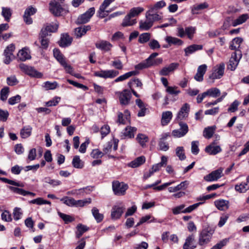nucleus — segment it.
I'll return each instance as SVG.
<instances>
[{
  "mask_svg": "<svg viewBox=\"0 0 249 249\" xmlns=\"http://www.w3.org/2000/svg\"><path fill=\"white\" fill-rule=\"evenodd\" d=\"M158 55L159 53H152L144 61H143L139 64L135 65V69L141 70L148 68L154 65H157L161 63L162 62V59L161 58H158L156 59H155V58Z\"/></svg>",
  "mask_w": 249,
  "mask_h": 249,
  "instance_id": "1",
  "label": "nucleus"
},
{
  "mask_svg": "<svg viewBox=\"0 0 249 249\" xmlns=\"http://www.w3.org/2000/svg\"><path fill=\"white\" fill-rule=\"evenodd\" d=\"M119 74V72L118 71L115 70H101L100 71H95L94 75L104 78H114L116 77Z\"/></svg>",
  "mask_w": 249,
  "mask_h": 249,
  "instance_id": "2",
  "label": "nucleus"
},
{
  "mask_svg": "<svg viewBox=\"0 0 249 249\" xmlns=\"http://www.w3.org/2000/svg\"><path fill=\"white\" fill-rule=\"evenodd\" d=\"M127 189L128 185L124 182H120L117 180L112 182V190L116 195H124Z\"/></svg>",
  "mask_w": 249,
  "mask_h": 249,
  "instance_id": "3",
  "label": "nucleus"
},
{
  "mask_svg": "<svg viewBox=\"0 0 249 249\" xmlns=\"http://www.w3.org/2000/svg\"><path fill=\"white\" fill-rule=\"evenodd\" d=\"M94 13V8H90L85 13L81 15L78 17L76 21V23L77 24H83L87 23Z\"/></svg>",
  "mask_w": 249,
  "mask_h": 249,
  "instance_id": "4",
  "label": "nucleus"
},
{
  "mask_svg": "<svg viewBox=\"0 0 249 249\" xmlns=\"http://www.w3.org/2000/svg\"><path fill=\"white\" fill-rule=\"evenodd\" d=\"M19 68L21 71L26 74L36 78H41L42 74L36 71L33 67L21 64L19 65Z\"/></svg>",
  "mask_w": 249,
  "mask_h": 249,
  "instance_id": "5",
  "label": "nucleus"
},
{
  "mask_svg": "<svg viewBox=\"0 0 249 249\" xmlns=\"http://www.w3.org/2000/svg\"><path fill=\"white\" fill-rule=\"evenodd\" d=\"M120 103L122 106H126L130 103L131 98V93L128 89H124L121 92H118Z\"/></svg>",
  "mask_w": 249,
  "mask_h": 249,
  "instance_id": "6",
  "label": "nucleus"
},
{
  "mask_svg": "<svg viewBox=\"0 0 249 249\" xmlns=\"http://www.w3.org/2000/svg\"><path fill=\"white\" fill-rule=\"evenodd\" d=\"M224 70L225 65L224 63H220L215 66L213 69L212 73L210 75L209 78L213 80L220 79L224 74Z\"/></svg>",
  "mask_w": 249,
  "mask_h": 249,
  "instance_id": "7",
  "label": "nucleus"
},
{
  "mask_svg": "<svg viewBox=\"0 0 249 249\" xmlns=\"http://www.w3.org/2000/svg\"><path fill=\"white\" fill-rule=\"evenodd\" d=\"M212 233L207 230H203L199 234L198 244L204 246L208 244L211 240Z\"/></svg>",
  "mask_w": 249,
  "mask_h": 249,
  "instance_id": "8",
  "label": "nucleus"
},
{
  "mask_svg": "<svg viewBox=\"0 0 249 249\" xmlns=\"http://www.w3.org/2000/svg\"><path fill=\"white\" fill-rule=\"evenodd\" d=\"M15 47L13 44L8 45L5 49L4 52L3 62L6 64H8L11 60L14 58L13 52L15 51Z\"/></svg>",
  "mask_w": 249,
  "mask_h": 249,
  "instance_id": "9",
  "label": "nucleus"
},
{
  "mask_svg": "<svg viewBox=\"0 0 249 249\" xmlns=\"http://www.w3.org/2000/svg\"><path fill=\"white\" fill-rule=\"evenodd\" d=\"M222 175L223 169L220 168L204 176V179L209 182L216 181L221 178Z\"/></svg>",
  "mask_w": 249,
  "mask_h": 249,
  "instance_id": "10",
  "label": "nucleus"
},
{
  "mask_svg": "<svg viewBox=\"0 0 249 249\" xmlns=\"http://www.w3.org/2000/svg\"><path fill=\"white\" fill-rule=\"evenodd\" d=\"M162 13L155 11L149 8V10L145 14L146 18H150V21L154 23V22L160 20L162 18Z\"/></svg>",
  "mask_w": 249,
  "mask_h": 249,
  "instance_id": "11",
  "label": "nucleus"
},
{
  "mask_svg": "<svg viewBox=\"0 0 249 249\" xmlns=\"http://www.w3.org/2000/svg\"><path fill=\"white\" fill-rule=\"evenodd\" d=\"M237 53L234 52L231 55V57L229 60V64L228 65V69L231 71H234L238 64L239 60L241 58L240 52H238L239 57L237 56Z\"/></svg>",
  "mask_w": 249,
  "mask_h": 249,
  "instance_id": "12",
  "label": "nucleus"
},
{
  "mask_svg": "<svg viewBox=\"0 0 249 249\" xmlns=\"http://www.w3.org/2000/svg\"><path fill=\"white\" fill-rule=\"evenodd\" d=\"M95 45L97 49L105 52L111 51L113 47V45L109 42L105 40H100L97 41Z\"/></svg>",
  "mask_w": 249,
  "mask_h": 249,
  "instance_id": "13",
  "label": "nucleus"
},
{
  "mask_svg": "<svg viewBox=\"0 0 249 249\" xmlns=\"http://www.w3.org/2000/svg\"><path fill=\"white\" fill-rule=\"evenodd\" d=\"M125 210L124 206L115 205L111 210V217L112 219H118L120 218Z\"/></svg>",
  "mask_w": 249,
  "mask_h": 249,
  "instance_id": "14",
  "label": "nucleus"
},
{
  "mask_svg": "<svg viewBox=\"0 0 249 249\" xmlns=\"http://www.w3.org/2000/svg\"><path fill=\"white\" fill-rule=\"evenodd\" d=\"M207 66L206 64L199 66L197 70V72L194 76L195 79L198 82L203 80V76L207 70Z\"/></svg>",
  "mask_w": 249,
  "mask_h": 249,
  "instance_id": "15",
  "label": "nucleus"
},
{
  "mask_svg": "<svg viewBox=\"0 0 249 249\" xmlns=\"http://www.w3.org/2000/svg\"><path fill=\"white\" fill-rule=\"evenodd\" d=\"M112 147H113V149L114 151H116L117 149L118 143L115 141H109L105 144L102 152L104 155L110 153L112 150Z\"/></svg>",
  "mask_w": 249,
  "mask_h": 249,
  "instance_id": "16",
  "label": "nucleus"
},
{
  "mask_svg": "<svg viewBox=\"0 0 249 249\" xmlns=\"http://www.w3.org/2000/svg\"><path fill=\"white\" fill-rule=\"evenodd\" d=\"M72 41V38L68 34H64L61 35L59 41V45L62 47H66L70 46Z\"/></svg>",
  "mask_w": 249,
  "mask_h": 249,
  "instance_id": "17",
  "label": "nucleus"
},
{
  "mask_svg": "<svg viewBox=\"0 0 249 249\" xmlns=\"http://www.w3.org/2000/svg\"><path fill=\"white\" fill-rule=\"evenodd\" d=\"M50 10L55 16H59L62 11V8L58 2L52 1L50 3Z\"/></svg>",
  "mask_w": 249,
  "mask_h": 249,
  "instance_id": "18",
  "label": "nucleus"
},
{
  "mask_svg": "<svg viewBox=\"0 0 249 249\" xmlns=\"http://www.w3.org/2000/svg\"><path fill=\"white\" fill-rule=\"evenodd\" d=\"M179 66V64L177 63H172L170 65L166 67L163 68L160 71L159 73L160 75L166 76L175 69H176Z\"/></svg>",
  "mask_w": 249,
  "mask_h": 249,
  "instance_id": "19",
  "label": "nucleus"
},
{
  "mask_svg": "<svg viewBox=\"0 0 249 249\" xmlns=\"http://www.w3.org/2000/svg\"><path fill=\"white\" fill-rule=\"evenodd\" d=\"M215 207L220 211H226L229 207V202L224 199H218L214 201Z\"/></svg>",
  "mask_w": 249,
  "mask_h": 249,
  "instance_id": "20",
  "label": "nucleus"
},
{
  "mask_svg": "<svg viewBox=\"0 0 249 249\" xmlns=\"http://www.w3.org/2000/svg\"><path fill=\"white\" fill-rule=\"evenodd\" d=\"M91 27L89 25L81 26L74 30V35L77 38H80L85 35L87 32L90 30Z\"/></svg>",
  "mask_w": 249,
  "mask_h": 249,
  "instance_id": "21",
  "label": "nucleus"
},
{
  "mask_svg": "<svg viewBox=\"0 0 249 249\" xmlns=\"http://www.w3.org/2000/svg\"><path fill=\"white\" fill-rule=\"evenodd\" d=\"M8 188L12 192L19 195H22L23 196H26L27 195H30L32 197H34L36 196V194L34 193L30 192L29 191H25L22 189L18 188L16 187L13 186H8Z\"/></svg>",
  "mask_w": 249,
  "mask_h": 249,
  "instance_id": "22",
  "label": "nucleus"
},
{
  "mask_svg": "<svg viewBox=\"0 0 249 249\" xmlns=\"http://www.w3.org/2000/svg\"><path fill=\"white\" fill-rule=\"evenodd\" d=\"M205 151L209 155H215L221 152L222 149L219 145L209 144L205 147Z\"/></svg>",
  "mask_w": 249,
  "mask_h": 249,
  "instance_id": "23",
  "label": "nucleus"
},
{
  "mask_svg": "<svg viewBox=\"0 0 249 249\" xmlns=\"http://www.w3.org/2000/svg\"><path fill=\"white\" fill-rule=\"evenodd\" d=\"M195 236L193 234L190 235L188 236L183 246V249H195L196 246L194 245Z\"/></svg>",
  "mask_w": 249,
  "mask_h": 249,
  "instance_id": "24",
  "label": "nucleus"
},
{
  "mask_svg": "<svg viewBox=\"0 0 249 249\" xmlns=\"http://www.w3.org/2000/svg\"><path fill=\"white\" fill-rule=\"evenodd\" d=\"M58 25L57 23L47 24L41 29L40 32H42L44 30V33L48 36L49 33L56 32L58 29Z\"/></svg>",
  "mask_w": 249,
  "mask_h": 249,
  "instance_id": "25",
  "label": "nucleus"
},
{
  "mask_svg": "<svg viewBox=\"0 0 249 249\" xmlns=\"http://www.w3.org/2000/svg\"><path fill=\"white\" fill-rule=\"evenodd\" d=\"M203 48L202 45L193 44L191 45L184 49L185 56H188L196 51L201 50Z\"/></svg>",
  "mask_w": 249,
  "mask_h": 249,
  "instance_id": "26",
  "label": "nucleus"
},
{
  "mask_svg": "<svg viewBox=\"0 0 249 249\" xmlns=\"http://www.w3.org/2000/svg\"><path fill=\"white\" fill-rule=\"evenodd\" d=\"M136 23V19L131 17L128 13L124 18L122 23V26L123 27L131 26L135 24Z\"/></svg>",
  "mask_w": 249,
  "mask_h": 249,
  "instance_id": "27",
  "label": "nucleus"
},
{
  "mask_svg": "<svg viewBox=\"0 0 249 249\" xmlns=\"http://www.w3.org/2000/svg\"><path fill=\"white\" fill-rule=\"evenodd\" d=\"M190 110V106L187 103H185L181 107L180 110L178 114V118L180 120H182L188 116V112Z\"/></svg>",
  "mask_w": 249,
  "mask_h": 249,
  "instance_id": "28",
  "label": "nucleus"
},
{
  "mask_svg": "<svg viewBox=\"0 0 249 249\" xmlns=\"http://www.w3.org/2000/svg\"><path fill=\"white\" fill-rule=\"evenodd\" d=\"M234 189L239 193H245L249 190V183L246 181L237 184L235 185Z\"/></svg>",
  "mask_w": 249,
  "mask_h": 249,
  "instance_id": "29",
  "label": "nucleus"
},
{
  "mask_svg": "<svg viewBox=\"0 0 249 249\" xmlns=\"http://www.w3.org/2000/svg\"><path fill=\"white\" fill-rule=\"evenodd\" d=\"M165 40L168 43L169 46H171L172 45L180 46L183 43L182 40L171 36H167L165 38Z\"/></svg>",
  "mask_w": 249,
  "mask_h": 249,
  "instance_id": "30",
  "label": "nucleus"
},
{
  "mask_svg": "<svg viewBox=\"0 0 249 249\" xmlns=\"http://www.w3.org/2000/svg\"><path fill=\"white\" fill-rule=\"evenodd\" d=\"M172 113L170 111L163 112L162 113V117L161 120V124L162 125H167L171 121L172 118Z\"/></svg>",
  "mask_w": 249,
  "mask_h": 249,
  "instance_id": "31",
  "label": "nucleus"
},
{
  "mask_svg": "<svg viewBox=\"0 0 249 249\" xmlns=\"http://www.w3.org/2000/svg\"><path fill=\"white\" fill-rule=\"evenodd\" d=\"M153 25V23L150 21V18H146L145 20H141L139 22V28L141 30L147 31Z\"/></svg>",
  "mask_w": 249,
  "mask_h": 249,
  "instance_id": "32",
  "label": "nucleus"
},
{
  "mask_svg": "<svg viewBox=\"0 0 249 249\" xmlns=\"http://www.w3.org/2000/svg\"><path fill=\"white\" fill-rule=\"evenodd\" d=\"M44 31L42 32H40L39 39L41 43V48L43 49H46L48 47L49 40L47 37L48 36L45 33H44L45 32Z\"/></svg>",
  "mask_w": 249,
  "mask_h": 249,
  "instance_id": "33",
  "label": "nucleus"
},
{
  "mask_svg": "<svg viewBox=\"0 0 249 249\" xmlns=\"http://www.w3.org/2000/svg\"><path fill=\"white\" fill-rule=\"evenodd\" d=\"M138 73V72L136 71H129L117 77L116 79H115L114 82L117 83L123 81L132 76L137 75Z\"/></svg>",
  "mask_w": 249,
  "mask_h": 249,
  "instance_id": "34",
  "label": "nucleus"
},
{
  "mask_svg": "<svg viewBox=\"0 0 249 249\" xmlns=\"http://www.w3.org/2000/svg\"><path fill=\"white\" fill-rule=\"evenodd\" d=\"M207 97H211L213 98H216L220 96V90L216 88H212L207 89L205 91Z\"/></svg>",
  "mask_w": 249,
  "mask_h": 249,
  "instance_id": "35",
  "label": "nucleus"
},
{
  "mask_svg": "<svg viewBox=\"0 0 249 249\" xmlns=\"http://www.w3.org/2000/svg\"><path fill=\"white\" fill-rule=\"evenodd\" d=\"M145 161V158L144 156H140L132 161L129 166L132 168H136L143 164Z\"/></svg>",
  "mask_w": 249,
  "mask_h": 249,
  "instance_id": "36",
  "label": "nucleus"
},
{
  "mask_svg": "<svg viewBox=\"0 0 249 249\" xmlns=\"http://www.w3.org/2000/svg\"><path fill=\"white\" fill-rule=\"evenodd\" d=\"M242 41L243 39L241 37H236L234 38L231 43L230 48L231 50H235L236 51L235 52L237 53Z\"/></svg>",
  "mask_w": 249,
  "mask_h": 249,
  "instance_id": "37",
  "label": "nucleus"
},
{
  "mask_svg": "<svg viewBox=\"0 0 249 249\" xmlns=\"http://www.w3.org/2000/svg\"><path fill=\"white\" fill-rule=\"evenodd\" d=\"M208 4L207 2H203L200 4H196L194 5L192 12L193 14H198L200 11L207 8Z\"/></svg>",
  "mask_w": 249,
  "mask_h": 249,
  "instance_id": "38",
  "label": "nucleus"
},
{
  "mask_svg": "<svg viewBox=\"0 0 249 249\" xmlns=\"http://www.w3.org/2000/svg\"><path fill=\"white\" fill-rule=\"evenodd\" d=\"M216 127L212 126L206 127L203 130V136L208 139L212 137L215 130Z\"/></svg>",
  "mask_w": 249,
  "mask_h": 249,
  "instance_id": "39",
  "label": "nucleus"
},
{
  "mask_svg": "<svg viewBox=\"0 0 249 249\" xmlns=\"http://www.w3.org/2000/svg\"><path fill=\"white\" fill-rule=\"evenodd\" d=\"M249 18V16L247 14H243L237 18L234 19L232 24L233 26H236L238 25L244 23Z\"/></svg>",
  "mask_w": 249,
  "mask_h": 249,
  "instance_id": "40",
  "label": "nucleus"
},
{
  "mask_svg": "<svg viewBox=\"0 0 249 249\" xmlns=\"http://www.w3.org/2000/svg\"><path fill=\"white\" fill-rule=\"evenodd\" d=\"M18 57L21 61H24L30 58L31 56L26 48L20 50L18 53Z\"/></svg>",
  "mask_w": 249,
  "mask_h": 249,
  "instance_id": "41",
  "label": "nucleus"
},
{
  "mask_svg": "<svg viewBox=\"0 0 249 249\" xmlns=\"http://www.w3.org/2000/svg\"><path fill=\"white\" fill-rule=\"evenodd\" d=\"M93 216L97 223L101 222L104 219V215L99 213V210L96 207H93L91 210Z\"/></svg>",
  "mask_w": 249,
  "mask_h": 249,
  "instance_id": "42",
  "label": "nucleus"
},
{
  "mask_svg": "<svg viewBox=\"0 0 249 249\" xmlns=\"http://www.w3.org/2000/svg\"><path fill=\"white\" fill-rule=\"evenodd\" d=\"M77 231L76 232V237L79 238L83 234L89 230V228L87 226L82 224H79L77 226Z\"/></svg>",
  "mask_w": 249,
  "mask_h": 249,
  "instance_id": "43",
  "label": "nucleus"
},
{
  "mask_svg": "<svg viewBox=\"0 0 249 249\" xmlns=\"http://www.w3.org/2000/svg\"><path fill=\"white\" fill-rule=\"evenodd\" d=\"M144 11V9L141 7H134L130 9L128 14L135 18L136 17L138 16L142 12Z\"/></svg>",
  "mask_w": 249,
  "mask_h": 249,
  "instance_id": "44",
  "label": "nucleus"
},
{
  "mask_svg": "<svg viewBox=\"0 0 249 249\" xmlns=\"http://www.w3.org/2000/svg\"><path fill=\"white\" fill-rule=\"evenodd\" d=\"M1 14L5 20L9 22L12 15V10L10 8L3 7H2Z\"/></svg>",
  "mask_w": 249,
  "mask_h": 249,
  "instance_id": "45",
  "label": "nucleus"
},
{
  "mask_svg": "<svg viewBox=\"0 0 249 249\" xmlns=\"http://www.w3.org/2000/svg\"><path fill=\"white\" fill-rule=\"evenodd\" d=\"M137 131V128L134 127L128 126L125 128L124 134L125 136L129 138H133L134 134Z\"/></svg>",
  "mask_w": 249,
  "mask_h": 249,
  "instance_id": "46",
  "label": "nucleus"
},
{
  "mask_svg": "<svg viewBox=\"0 0 249 249\" xmlns=\"http://www.w3.org/2000/svg\"><path fill=\"white\" fill-rule=\"evenodd\" d=\"M32 128L30 126H24L20 131V135L22 138L25 139L29 137L32 132Z\"/></svg>",
  "mask_w": 249,
  "mask_h": 249,
  "instance_id": "47",
  "label": "nucleus"
},
{
  "mask_svg": "<svg viewBox=\"0 0 249 249\" xmlns=\"http://www.w3.org/2000/svg\"><path fill=\"white\" fill-rule=\"evenodd\" d=\"M42 87L47 90H53L55 89L58 87V83L55 81L53 82L47 81L43 84Z\"/></svg>",
  "mask_w": 249,
  "mask_h": 249,
  "instance_id": "48",
  "label": "nucleus"
},
{
  "mask_svg": "<svg viewBox=\"0 0 249 249\" xmlns=\"http://www.w3.org/2000/svg\"><path fill=\"white\" fill-rule=\"evenodd\" d=\"M166 5V3L164 0H160L157 2L155 4L151 5L149 6L151 9L155 11H159L160 9L164 7Z\"/></svg>",
  "mask_w": 249,
  "mask_h": 249,
  "instance_id": "49",
  "label": "nucleus"
},
{
  "mask_svg": "<svg viewBox=\"0 0 249 249\" xmlns=\"http://www.w3.org/2000/svg\"><path fill=\"white\" fill-rule=\"evenodd\" d=\"M72 164L74 167L81 169L83 167V162L80 160L79 156H75L72 160Z\"/></svg>",
  "mask_w": 249,
  "mask_h": 249,
  "instance_id": "50",
  "label": "nucleus"
},
{
  "mask_svg": "<svg viewBox=\"0 0 249 249\" xmlns=\"http://www.w3.org/2000/svg\"><path fill=\"white\" fill-rule=\"evenodd\" d=\"M53 56L57 59V60L61 64L63 62L66 60L63 54L61 53L59 49L55 48L53 50Z\"/></svg>",
  "mask_w": 249,
  "mask_h": 249,
  "instance_id": "51",
  "label": "nucleus"
},
{
  "mask_svg": "<svg viewBox=\"0 0 249 249\" xmlns=\"http://www.w3.org/2000/svg\"><path fill=\"white\" fill-rule=\"evenodd\" d=\"M0 180L2 181V182L8 183L14 186H18V187H23L24 186V185L23 183H20L18 182H16L14 180L9 179L7 178H1L0 177Z\"/></svg>",
  "mask_w": 249,
  "mask_h": 249,
  "instance_id": "52",
  "label": "nucleus"
},
{
  "mask_svg": "<svg viewBox=\"0 0 249 249\" xmlns=\"http://www.w3.org/2000/svg\"><path fill=\"white\" fill-rule=\"evenodd\" d=\"M136 140L143 147L145 145V143L148 142V138L144 134H139L137 136Z\"/></svg>",
  "mask_w": 249,
  "mask_h": 249,
  "instance_id": "53",
  "label": "nucleus"
},
{
  "mask_svg": "<svg viewBox=\"0 0 249 249\" xmlns=\"http://www.w3.org/2000/svg\"><path fill=\"white\" fill-rule=\"evenodd\" d=\"M176 154L181 160H184L186 158L184 149L182 146H178L176 148Z\"/></svg>",
  "mask_w": 249,
  "mask_h": 249,
  "instance_id": "54",
  "label": "nucleus"
},
{
  "mask_svg": "<svg viewBox=\"0 0 249 249\" xmlns=\"http://www.w3.org/2000/svg\"><path fill=\"white\" fill-rule=\"evenodd\" d=\"M196 32V28L195 27L189 26L185 28V35H187L190 39H193Z\"/></svg>",
  "mask_w": 249,
  "mask_h": 249,
  "instance_id": "55",
  "label": "nucleus"
},
{
  "mask_svg": "<svg viewBox=\"0 0 249 249\" xmlns=\"http://www.w3.org/2000/svg\"><path fill=\"white\" fill-rule=\"evenodd\" d=\"M115 0H104L102 4L100 5L99 13L101 14L106 11V9Z\"/></svg>",
  "mask_w": 249,
  "mask_h": 249,
  "instance_id": "56",
  "label": "nucleus"
},
{
  "mask_svg": "<svg viewBox=\"0 0 249 249\" xmlns=\"http://www.w3.org/2000/svg\"><path fill=\"white\" fill-rule=\"evenodd\" d=\"M151 37V35L149 33H144L141 34L139 37L138 41L140 43H144L148 42Z\"/></svg>",
  "mask_w": 249,
  "mask_h": 249,
  "instance_id": "57",
  "label": "nucleus"
},
{
  "mask_svg": "<svg viewBox=\"0 0 249 249\" xmlns=\"http://www.w3.org/2000/svg\"><path fill=\"white\" fill-rule=\"evenodd\" d=\"M58 214L60 218H61L66 224L71 222L74 220V218L70 215H68L61 212H58Z\"/></svg>",
  "mask_w": 249,
  "mask_h": 249,
  "instance_id": "58",
  "label": "nucleus"
},
{
  "mask_svg": "<svg viewBox=\"0 0 249 249\" xmlns=\"http://www.w3.org/2000/svg\"><path fill=\"white\" fill-rule=\"evenodd\" d=\"M229 241V239L228 238H225L218 242L216 244L213 246L211 249H222L228 244Z\"/></svg>",
  "mask_w": 249,
  "mask_h": 249,
  "instance_id": "59",
  "label": "nucleus"
},
{
  "mask_svg": "<svg viewBox=\"0 0 249 249\" xmlns=\"http://www.w3.org/2000/svg\"><path fill=\"white\" fill-rule=\"evenodd\" d=\"M110 131V127L108 125L105 124L102 126L100 129L101 138L103 139L104 138H105L109 133Z\"/></svg>",
  "mask_w": 249,
  "mask_h": 249,
  "instance_id": "60",
  "label": "nucleus"
},
{
  "mask_svg": "<svg viewBox=\"0 0 249 249\" xmlns=\"http://www.w3.org/2000/svg\"><path fill=\"white\" fill-rule=\"evenodd\" d=\"M61 201H63L64 204L70 207H73L75 205V200L72 197L66 196L62 198Z\"/></svg>",
  "mask_w": 249,
  "mask_h": 249,
  "instance_id": "61",
  "label": "nucleus"
},
{
  "mask_svg": "<svg viewBox=\"0 0 249 249\" xmlns=\"http://www.w3.org/2000/svg\"><path fill=\"white\" fill-rule=\"evenodd\" d=\"M60 97L55 96L52 100L46 102L45 105L47 107L56 106L60 101Z\"/></svg>",
  "mask_w": 249,
  "mask_h": 249,
  "instance_id": "62",
  "label": "nucleus"
},
{
  "mask_svg": "<svg viewBox=\"0 0 249 249\" xmlns=\"http://www.w3.org/2000/svg\"><path fill=\"white\" fill-rule=\"evenodd\" d=\"M1 217L2 220L6 222H10L12 220L11 213L7 210L4 211L1 213Z\"/></svg>",
  "mask_w": 249,
  "mask_h": 249,
  "instance_id": "63",
  "label": "nucleus"
},
{
  "mask_svg": "<svg viewBox=\"0 0 249 249\" xmlns=\"http://www.w3.org/2000/svg\"><path fill=\"white\" fill-rule=\"evenodd\" d=\"M111 66L117 70H122L123 64L122 61L119 59H116L111 61Z\"/></svg>",
  "mask_w": 249,
  "mask_h": 249,
  "instance_id": "64",
  "label": "nucleus"
}]
</instances>
